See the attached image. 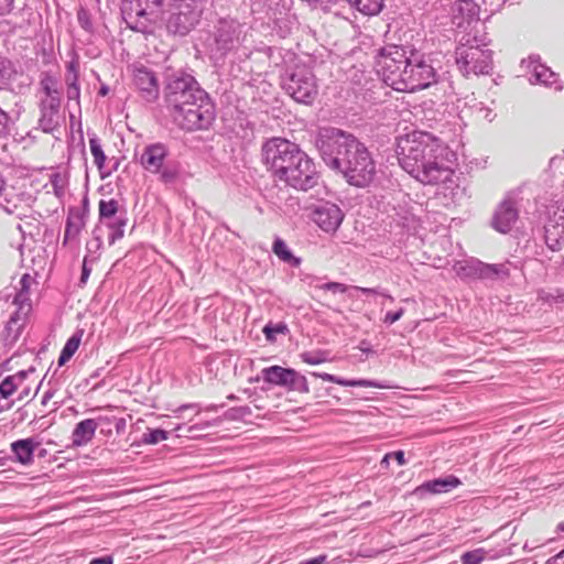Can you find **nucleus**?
Returning <instances> with one entry per match:
<instances>
[{"instance_id": "1", "label": "nucleus", "mask_w": 564, "mask_h": 564, "mask_svg": "<svg viewBox=\"0 0 564 564\" xmlns=\"http://www.w3.org/2000/svg\"><path fill=\"white\" fill-rule=\"evenodd\" d=\"M315 145L327 166L340 172L350 185L365 187L376 175L375 161L354 134L334 127L321 128Z\"/></svg>"}, {"instance_id": "2", "label": "nucleus", "mask_w": 564, "mask_h": 564, "mask_svg": "<svg viewBox=\"0 0 564 564\" xmlns=\"http://www.w3.org/2000/svg\"><path fill=\"white\" fill-rule=\"evenodd\" d=\"M397 156L400 166L423 184L445 183L454 173L449 160L453 153L429 132L415 130L400 135Z\"/></svg>"}, {"instance_id": "3", "label": "nucleus", "mask_w": 564, "mask_h": 564, "mask_svg": "<svg viewBox=\"0 0 564 564\" xmlns=\"http://www.w3.org/2000/svg\"><path fill=\"white\" fill-rule=\"evenodd\" d=\"M262 155L274 177L286 185L307 191L317 183L314 162L293 142L273 138L263 144Z\"/></svg>"}, {"instance_id": "4", "label": "nucleus", "mask_w": 564, "mask_h": 564, "mask_svg": "<svg viewBox=\"0 0 564 564\" xmlns=\"http://www.w3.org/2000/svg\"><path fill=\"white\" fill-rule=\"evenodd\" d=\"M162 2L163 0H122V19L129 29L151 34L162 20Z\"/></svg>"}, {"instance_id": "5", "label": "nucleus", "mask_w": 564, "mask_h": 564, "mask_svg": "<svg viewBox=\"0 0 564 564\" xmlns=\"http://www.w3.org/2000/svg\"><path fill=\"white\" fill-rule=\"evenodd\" d=\"M484 46L476 36L460 40L455 56L457 67L464 76L488 75L492 70V52Z\"/></svg>"}, {"instance_id": "6", "label": "nucleus", "mask_w": 564, "mask_h": 564, "mask_svg": "<svg viewBox=\"0 0 564 564\" xmlns=\"http://www.w3.org/2000/svg\"><path fill=\"white\" fill-rule=\"evenodd\" d=\"M409 52L399 45H387L376 56L378 74L387 86L397 91L402 90L404 73L410 62Z\"/></svg>"}, {"instance_id": "7", "label": "nucleus", "mask_w": 564, "mask_h": 564, "mask_svg": "<svg viewBox=\"0 0 564 564\" xmlns=\"http://www.w3.org/2000/svg\"><path fill=\"white\" fill-rule=\"evenodd\" d=\"M281 85L295 101L305 105L312 104L318 93L316 77L305 64L294 63L288 67L281 77Z\"/></svg>"}, {"instance_id": "8", "label": "nucleus", "mask_w": 564, "mask_h": 564, "mask_svg": "<svg viewBox=\"0 0 564 564\" xmlns=\"http://www.w3.org/2000/svg\"><path fill=\"white\" fill-rule=\"evenodd\" d=\"M243 25L235 19H219L207 39V48L213 58H223L239 47L243 41Z\"/></svg>"}, {"instance_id": "9", "label": "nucleus", "mask_w": 564, "mask_h": 564, "mask_svg": "<svg viewBox=\"0 0 564 564\" xmlns=\"http://www.w3.org/2000/svg\"><path fill=\"white\" fill-rule=\"evenodd\" d=\"M170 115L174 122L184 130H205L215 120V107L206 94L205 97H199V100H191Z\"/></svg>"}, {"instance_id": "10", "label": "nucleus", "mask_w": 564, "mask_h": 564, "mask_svg": "<svg viewBox=\"0 0 564 564\" xmlns=\"http://www.w3.org/2000/svg\"><path fill=\"white\" fill-rule=\"evenodd\" d=\"M206 94L195 78L185 73L171 75L164 88V99L170 113L191 100H199V97H205Z\"/></svg>"}, {"instance_id": "11", "label": "nucleus", "mask_w": 564, "mask_h": 564, "mask_svg": "<svg viewBox=\"0 0 564 564\" xmlns=\"http://www.w3.org/2000/svg\"><path fill=\"white\" fill-rule=\"evenodd\" d=\"M39 126L44 132H53L61 122V93L57 80L45 74L40 82Z\"/></svg>"}, {"instance_id": "12", "label": "nucleus", "mask_w": 564, "mask_h": 564, "mask_svg": "<svg viewBox=\"0 0 564 564\" xmlns=\"http://www.w3.org/2000/svg\"><path fill=\"white\" fill-rule=\"evenodd\" d=\"M436 83V72L424 55L410 51V62L404 73L402 93L422 90Z\"/></svg>"}, {"instance_id": "13", "label": "nucleus", "mask_w": 564, "mask_h": 564, "mask_svg": "<svg viewBox=\"0 0 564 564\" xmlns=\"http://www.w3.org/2000/svg\"><path fill=\"white\" fill-rule=\"evenodd\" d=\"M167 155V147L158 142L147 145L141 153L139 161L145 171L152 174H158L161 182L169 184L173 183L177 178L178 171L175 166L165 164Z\"/></svg>"}, {"instance_id": "14", "label": "nucleus", "mask_w": 564, "mask_h": 564, "mask_svg": "<svg viewBox=\"0 0 564 564\" xmlns=\"http://www.w3.org/2000/svg\"><path fill=\"white\" fill-rule=\"evenodd\" d=\"M262 379L270 384L283 387L290 391L307 393L310 387L306 378L292 368L271 366L261 370Z\"/></svg>"}, {"instance_id": "15", "label": "nucleus", "mask_w": 564, "mask_h": 564, "mask_svg": "<svg viewBox=\"0 0 564 564\" xmlns=\"http://www.w3.org/2000/svg\"><path fill=\"white\" fill-rule=\"evenodd\" d=\"M545 242L552 250L560 248L564 242V205L561 202H554L545 209Z\"/></svg>"}, {"instance_id": "16", "label": "nucleus", "mask_w": 564, "mask_h": 564, "mask_svg": "<svg viewBox=\"0 0 564 564\" xmlns=\"http://www.w3.org/2000/svg\"><path fill=\"white\" fill-rule=\"evenodd\" d=\"M311 218L321 230L334 235L344 220V213L336 204L323 202L313 207Z\"/></svg>"}, {"instance_id": "17", "label": "nucleus", "mask_w": 564, "mask_h": 564, "mask_svg": "<svg viewBox=\"0 0 564 564\" xmlns=\"http://www.w3.org/2000/svg\"><path fill=\"white\" fill-rule=\"evenodd\" d=\"M87 217L88 207L86 202L82 206L68 208L63 237L64 246H78L79 235L86 226Z\"/></svg>"}, {"instance_id": "18", "label": "nucleus", "mask_w": 564, "mask_h": 564, "mask_svg": "<svg viewBox=\"0 0 564 564\" xmlns=\"http://www.w3.org/2000/svg\"><path fill=\"white\" fill-rule=\"evenodd\" d=\"M133 84L139 89L142 98L152 102L159 97V83L158 78L150 68L142 64H134L132 66Z\"/></svg>"}, {"instance_id": "19", "label": "nucleus", "mask_w": 564, "mask_h": 564, "mask_svg": "<svg viewBox=\"0 0 564 564\" xmlns=\"http://www.w3.org/2000/svg\"><path fill=\"white\" fill-rule=\"evenodd\" d=\"M518 218L517 200L511 195H507L498 205L492 216L491 225L497 231L507 234L512 229Z\"/></svg>"}, {"instance_id": "20", "label": "nucleus", "mask_w": 564, "mask_h": 564, "mask_svg": "<svg viewBox=\"0 0 564 564\" xmlns=\"http://www.w3.org/2000/svg\"><path fill=\"white\" fill-rule=\"evenodd\" d=\"M460 484L462 481L459 478L451 475L445 478H437L423 482L413 490V495L419 498H423L426 495L445 494L457 488Z\"/></svg>"}, {"instance_id": "21", "label": "nucleus", "mask_w": 564, "mask_h": 564, "mask_svg": "<svg viewBox=\"0 0 564 564\" xmlns=\"http://www.w3.org/2000/svg\"><path fill=\"white\" fill-rule=\"evenodd\" d=\"M197 23L196 11H171L166 28L171 33L186 35Z\"/></svg>"}, {"instance_id": "22", "label": "nucleus", "mask_w": 564, "mask_h": 564, "mask_svg": "<svg viewBox=\"0 0 564 564\" xmlns=\"http://www.w3.org/2000/svg\"><path fill=\"white\" fill-rule=\"evenodd\" d=\"M528 67L532 69L529 78L530 83L555 86V89H561V86L557 85V75L547 66L540 64L538 58L530 56Z\"/></svg>"}, {"instance_id": "23", "label": "nucleus", "mask_w": 564, "mask_h": 564, "mask_svg": "<svg viewBox=\"0 0 564 564\" xmlns=\"http://www.w3.org/2000/svg\"><path fill=\"white\" fill-rule=\"evenodd\" d=\"M34 372L35 369L31 367L26 370H20L3 378L0 382V395L3 398V400H8L15 392H18L20 387L23 386L24 381H28L29 377L34 375Z\"/></svg>"}, {"instance_id": "24", "label": "nucleus", "mask_w": 564, "mask_h": 564, "mask_svg": "<svg viewBox=\"0 0 564 564\" xmlns=\"http://www.w3.org/2000/svg\"><path fill=\"white\" fill-rule=\"evenodd\" d=\"M98 423L94 419L78 422L72 433V444L75 447L87 445L95 436Z\"/></svg>"}, {"instance_id": "25", "label": "nucleus", "mask_w": 564, "mask_h": 564, "mask_svg": "<svg viewBox=\"0 0 564 564\" xmlns=\"http://www.w3.org/2000/svg\"><path fill=\"white\" fill-rule=\"evenodd\" d=\"M39 443L33 438L18 440L11 444V451L15 456L17 462L22 465H30L34 458V451Z\"/></svg>"}, {"instance_id": "26", "label": "nucleus", "mask_w": 564, "mask_h": 564, "mask_svg": "<svg viewBox=\"0 0 564 564\" xmlns=\"http://www.w3.org/2000/svg\"><path fill=\"white\" fill-rule=\"evenodd\" d=\"M312 376L316 378H321L324 381L333 382L343 387H371V388H379V389H386L389 388V386L380 383L378 381L373 380H367V379H358V380H348L344 378L336 377L334 375L327 373V372H312Z\"/></svg>"}, {"instance_id": "27", "label": "nucleus", "mask_w": 564, "mask_h": 564, "mask_svg": "<svg viewBox=\"0 0 564 564\" xmlns=\"http://www.w3.org/2000/svg\"><path fill=\"white\" fill-rule=\"evenodd\" d=\"M89 148H90L91 155L94 156V163L97 166V169L99 170L102 178L110 175L113 170H117V167H118L117 162L113 165V167L107 169V165H106L107 158L101 148L100 140L96 135L89 138Z\"/></svg>"}, {"instance_id": "28", "label": "nucleus", "mask_w": 564, "mask_h": 564, "mask_svg": "<svg viewBox=\"0 0 564 564\" xmlns=\"http://www.w3.org/2000/svg\"><path fill=\"white\" fill-rule=\"evenodd\" d=\"M127 221L128 218L126 213H121L112 219L102 220V223L110 229V234L108 236V241L110 245H113L117 240L123 237Z\"/></svg>"}, {"instance_id": "29", "label": "nucleus", "mask_w": 564, "mask_h": 564, "mask_svg": "<svg viewBox=\"0 0 564 564\" xmlns=\"http://www.w3.org/2000/svg\"><path fill=\"white\" fill-rule=\"evenodd\" d=\"M84 335L83 329H77L66 341L64 345L59 358H58V366L65 365L77 351L82 337Z\"/></svg>"}, {"instance_id": "30", "label": "nucleus", "mask_w": 564, "mask_h": 564, "mask_svg": "<svg viewBox=\"0 0 564 564\" xmlns=\"http://www.w3.org/2000/svg\"><path fill=\"white\" fill-rule=\"evenodd\" d=\"M32 278L29 274H23L19 282V290L15 292L13 303L23 308L25 305H30V286Z\"/></svg>"}, {"instance_id": "31", "label": "nucleus", "mask_w": 564, "mask_h": 564, "mask_svg": "<svg viewBox=\"0 0 564 564\" xmlns=\"http://www.w3.org/2000/svg\"><path fill=\"white\" fill-rule=\"evenodd\" d=\"M272 250L280 260L291 264L292 267L300 265L301 259L292 254L291 250L282 239L276 238L274 240Z\"/></svg>"}, {"instance_id": "32", "label": "nucleus", "mask_w": 564, "mask_h": 564, "mask_svg": "<svg viewBox=\"0 0 564 564\" xmlns=\"http://www.w3.org/2000/svg\"><path fill=\"white\" fill-rule=\"evenodd\" d=\"M358 11L367 15L379 13L383 7V0H347Z\"/></svg>"}, {"instance_id": "33", "label": "nucleus", "mask_w": 564, "mask_h": 564, "mask_svg": "<svg viewBox=\"0 0 564 564\" xmlns=\"http://www.w3.org/2000/svg\"><path fill=\"white\" fill-rule=\"evenodd\" d=\"M476 278L479 279H491L499 274H507V270L502 264H486L480 261H476Z\"/></svg>"}, {"instance_id": "34", "label": "nucleus", "mask_w": 564, "mask_h": 564, "mask_svg": "<svg viewBox=\"0 0 564 564\" xmlns=\"http://www.w3.org/2000/svg\"><path fill=\"white\" fill-rule=\"evenodd\" d=\"M98 209L100 221L106 219H112L113 217H117L119 214L126 213L124 210H119V203L116 199H101L99 202Z\"/></svg>"}, {"instance_id": "35", "label": "nucleus", "mask_w": 564, "mask_h": 564, "mask_svg": "<svg viewBox=\"0 0 564 564\" xmlns=\"http://www.w3.org/2000/svg\"><path fill=\"white\" fill-rule=\"evenodd\" d=\"M468 110L477 120H485L491 122L495 118L494 110L486 106L481 101L473 100V104L468 105Z\"/></svg>"}, {"instance_id": "36", "label": "nucleus", "mask_w": 564, "mask_h": 564, "mask_svg": "<svg viewBox=\"0 0 564 564\" xmlns=\"http://www.w3.org/2000/svg\"><path fill=\"white\" fill-rule=\"evenodd\" d=\"M262 52L268 56L270 63L274 66H280L285 58L288 57V62H293L295 59L294 54L288 52L283 55V51L280 47L265 46L262 48Z\"/></svg>"}, {"instance_id": "37", "label": "nucleus", "mask_w": 564, "mask_h": 564, "mask_svg": "<svg viewBox=\"0 0 564 564\" xmlns=\"http://www.w3.org/2000/svg\"><path fill=\"white\" fill-rule=\"evenodd\" d=\"M212 425L210 422H198L195 424H177L176 430H186V433H181L182 435H186V438H198L203 435V432L206 431Z\"/></svg>"}, {"instance_id": "38", "label": "nucleus", "mask_w": 564, "mask_h": 564, "mask_svg": "<svg viewBox=\"0 0 564 564\" xmlns=\"http://www.w3.org/2000/svg\"><path fill=\"white\" fill-rule=\"evenodd\" d=\"M167 438H169V432H166L164 430H161V429L148 430V432H145L142 435V443L143 444H158L159 442L165 441Z\"/></svg>"}, {"instance_id": "39", "label": "nucleus", "mask_w": 564, "mask_h": 564, "mask_svg": "<svg viewBox=\"0 0 564 564\" xmlns=\"http://www.w3.org/2000/svg\"><path fill=\"white\" fill-rule=\"evenodd\" d=\"M487 552L484 549H476L465 552L460 556L463 564H480L486 558Z\"/></svg>"}, {"instance_id": "40", "label": "nucleus", "mask_w": 564, "mask_h": 564, "mask_svg": "<svg viewBox=\"0 0 564 564\" xmlns=\"http://www.w3.org/2000/svg\"><path fill=\"white\" fill-rule=\"evenodd\" d=\"M79 65L77 61H70L67 64V72L65 75L66 86H79Z\"/></svg>"}, {"instance_id": "41", "label": "nucleus", "mask_w": 564, "mask_h": 564, "mask_svg": "<svg viewBox=\"0 0 564 564\" xmlns=\"http://www.w3.org/2000/svg\"><path fill=\"white\" fill-rule=\"evenodd\" d=\"M538 299L544 303H563L564 291L555 290L554 292H549L541 290L538 292Z\"/></svg>"}, {"instance_id": "42", "label": "nucleus", "mask_w": 564, "mask_h": 564, "mask_svg": "<svg viewBox=\"0 0 564 564\" xmlns=\"http://www.w3.org/2000/svg\"><path fill=\"white\" fill-rule=\"evenodd\" d=\"M288 332V326L284 323H278V324H267L263 327V333L265 335L267 340L273 341L275 340L276 334H285Z\"/></svg>"}, {"instance_id": "43", "label": "nucleus", "mask_w": 564, "mask_h": 564, "mask_svg": "<svg viewBox=\"0 0 564 564\" xmlns=\"http://www.w3.org/2000/svg\"><path fill=\"white\" fill-rule=\"evenodd\" d=\"M102 247V240L100 237L95 236L90 241L86 243L87 254L90 256L89 260L95 262L98 259V251Z\"/></svg>"}, {"instance_id": "44", "label": "nucleus", "mask_w": 564, "mask_h": 564, "mask_svg": "<svg viewBox=\"0 0 564 564\" xmlns=\"http://www.w3.org/2000/svg\"><path fill=\"white\" fill-rule=\"evenodd\" d=\"M12 69L8 59L0 57V89L9 84Z\"/></svg>"}, {"instance_id": "45", "label": "nucleus", "mask_w": 564, "mask_h": 564, "mask_svg": "<svg viewBox=\"0 0 564 564\" xmlns=\"http://www.w3.org/2000/svg\"><path fill=\"white\" fill-rule=\"evenodd\" d=\"M4 200L6 203L0 200V207H2L6 213L18 215L20 214L22 199L19 198L18 195L17 197L6 198Z\"/></svg>"}, {"instance_id": "46", "label": "nucleus", "mask_w": 564, "mask_h": 564, "mask_svg": "<svg viewBox=\"0 0 564 564\" xmlns=\"http://www.w3.org/2000/svg\"><path fill=\"white\" fill-rule=\"evenodd\" d=\"M457 274L463 278H476V260L467 261L464 264L459 263L456 267Z\"/></svg>"}, {"instance_id": "47", "label": "nucleus", "mask_w": 564, "mask_h": 564, "mask_svg": "<svg viewBox=\"0 0 564 564\" xmlns=\"http://www.w3.org/2000/svg\"><path fill=\"white\" fill-rule=\"evenodd\" d=\"M301 358L307 365H319L327 360L326 354L324 351L303 352Z\"/></svg>"}, {"instance_id": "48", "label": "nucleus", "mask_w": 564, "mask_h": 564, "mask_svg": "<svg viewBox=\"0 0 564 564\" xmlns=\"http://www.w3.org/2000/svg\"><path fill=\"white\" fill-rule=\"evenodd\" d=\"M77 20H78V23L79 25L90 32L93 30V22H91V19H90V14L89 12L84 9V8H80L77 12Z\"/></svg>"}, {"instance_id": "49", "label": "nucleus", "mask_w": 564, "mask_h": 564, "mask_svg": "<svg viewBox=\"0 0 564 564\" xmlns=\"http://www.w3.org/2000/svg\"><path fill=\"white\" fill-rule=\"evenodd\" d=\"M322 290L330 291L333 293H345L348 286L339 282H327L319 286Z\"/></svg>"}, {"instance_id": "50", "label": "nucleus", "mask_w": 564, "mask_h": 564, "mask_svg": "<svg viewBox=\"0 0 564 564\" xmlns=\"http://www.w3.org/2000/svg\"><path fill=\"white\" fill-rule=\"evenodd\" d=\"M357 291L362 292L364 294H375V295H381L390 301H393V296L388 294L384 291H381L379 288H361V286H355L354 288Z\"/></svg>"}, {"instance_id": "51", "label": "nucleus", "mask_w": 564, "mask_h": 564, "mask_svg": "<svg viewBox=\"0 0 564 564\" xmlns=\"http://www.w3.org/2000/svg\"><path fill=\"white\" fill-rule=\"evenodd\" d=\"M404 314V308H399L395 312H388L384 315L383 323L388 325H392L397 321H399Z\"/></svg>"}, {"instance_id": "52", "label": "nucleus", "mask_w": 564, "mask_h": 564, "mask_svg": "<svg viewBox=\"0 0 564 564\" xmlns=\"http://www.w3.org/2000/svg\"><path fill=\"white\" fill-rule=\"evenodd\" d=\"M66 96L68 101L74 100L79 105L80 87L79 86H66Z\"/></svg>"}, {"instance_id": "53", "label": "nucleus", "mask_w": 564, "mask_h": 564, "mask_svg": "<svg viewBox=\"0 0 564 564\" xmlns=\"http://www.w3.org/2000/svg\"><path fill=\"white\" fill-rule=\"evenodd\" d=\"M390 458L395 459L400 466L405 464V458H404V452L403 451H397V452H392V453L386 454L383 459H382V463L388 462Z\"/></svg>"}, {"instance_id": "54", "label": "nucleus", "mask_w": 564, "mask_h": 564, "mask_svg": "<svg viewBox=\"0 0 564 564\" xmlns=\"http://www.w3.org/2000/svg\"><path fill=\"white\" fill-rule=\"evenodd\" d=\"M90 256H85L82 267V275H80V283L85 284L90 275L91 269L88 267V263L91 262L89 260Z\"/></svg>"}, {"instance_id": "55", "label": "nucleus", "mask_w": 564, "mask_h": 564, "mask_svg": "<svg viewBox=\"0 0 564 564\" xmlns=\"http://www.w3.org/2000/svg\"><path fill=\"white\" fill-rule=\"evenodd\" d=\"M8 120H9V117H8L7 112H4L0 108V137L6 135L8 133Z\"/></svg>"}, {"instance_id": "56", "label": "nucleus", "mask_w": 564, "mask_h": 564, "mask_svg": "<svg viewBox=\"0 0 564 564\" xmlns=\"http://www.w3.org/2000/svg\"><path fill=\"white\" fill-rule=\"evenodd\" d=\"M19 397L18 401H22L23 399L28 398L31 393V386L24 381L23 386L19 389Z\"/></svg>"}, {"instance_id": "57", "label": "nucleus", "mask_w": 564, "mask_h": 564, "mask_svg": "<svg viewBox=\"0 0 564 564\" xmlns=\"http://www.w3.org/2000/svg\"><path fill=\"white\" fill-rule=\"evenodd\" d=\"M327 562V555L322 554L314 558L302 561L299 564H325Z\"/></svg>"}, {"instance_id": "58", "label": "nucleus", "mask_w": 564, "mask_h": 564, "mask_svg": "<svg viewBox=\"0 0 564 564\" xmlns=\"http://www.w3.org/2000/svg\"><path fill=\"white\" fill-rule=\"evenodd\" d=\"M187 409H195L196 414H198L202 411V409L198 404L187 403V404H182L181 406H178L176 410H174V413L177 415L178 413H181L182 411L187 410Z\"/></svg>"}, {"instance_id": "59", "label": "nucleus", "mask_w": 564, "mask_h": 564, "mask_svg": "<svg viewBox=\"0 0 564 564\" xmlns=\"http://www.w3.org/2000/svg\"><path fill=\"white\" fill-rule=\"evenodd\" d=\"M89 564H113V558L110 555L96 557L93 558Z\"/></svg>"}, {"instance_id": "60", "label": "nucleus", "mask_w": 564, "mask_h": 564, "mask_svg": "<svg viewBox=\"0 0 564 564\" xmlns=\"http://www.w3.org/2000/svg\"><path fill=\"white\" fill-rule=\"evenodd\" d=\"M0 8L7 11H11L13 9L14 0H1Z\"/></svg>"}, {"instance_id": "61", "label": "nucleus", "mask_w": 564, "mask_h": 564, "mask_svg": "<svg viewBox=\"0 0 564 564\" xmlns=\"http://www.w3.org/2000/svg\"><path fill=\"white\" fill-rule=\"evenodd\" d=\"M53 397V392L51 390L46 391L43 395L42 403L46 404L47 401Z\"/></svg>"}, {"instance_id": "62", "label": "nucleus", "mask_w": 564, "mask_h": 564, "mask_svg": "<svg viewBox=\"0 0 564 564\" xmlns=\"http://www.w3.org/2000/svg\"><path fill=\"white\" fill-rule=\"evenodd\" d=\"M360 350L365 354H370L372 350L370 347L366 346V343L365 341H361L360 344Z\"/></svg>"}, {"instance_id": "63", "label": "nucleus", "mask_w": 564, "mask_h": 564, "mask_svg": "<svg viewBox=\"0 0 564 564\" xmlns=\"http://www.w3.org/2000/svg\"><path fill=\"white\" fill-rule=\"evenodd\" d=\"M562 557H564V549L561 552H558L555 556L551 557L550 560H552V562L554 563L555 561H557Z\"/></svg>"}, {"instance_id": "64", "label": "nucleus", "mask_w": 564, "mask_h": 564, "mask_svg": "<svg viewBox=\"0 0 564 564\" xmlns=\"http://www.w3.org/2000/svg\"><path fill=\"white\" fill-rule=\"evenodd\" d=\"M205 410L208 411V412H216L218 410V405L209 404L208 406H206Z\"/></svg>"}]
</instances>
